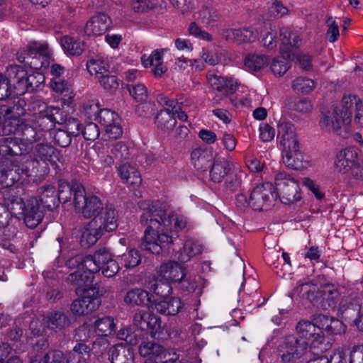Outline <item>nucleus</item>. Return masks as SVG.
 Segmentation results:
<instances>
[{
  "label": "nucleus",
  "instance_id": "f257e3e1",
  "mask_svg": "<svg viewBox=\"0 0 363 363\" xmlns=\"http://www.w3.org/2000/svg\"><path fill=\"white\" fill-rule=\"evenodd\" d=\"M144 212L140 216L141 224L146 227L142 247L152 254L159 255L173 242V234L185 228L187 220L184 216L168 213L159 201H144L140 203Z\"/></svg>",
  "mask_w": 363,
  "mask_h": 363
},
{
  "label": "nucleus",
  "instance_id": "f03ea898",
  "mask_svg": "<svg viewBox=\"0 0 363 363\" xmlns=\"http://www.w3.org/2000/svg\"><path fill=\"white\" fill-rule=\"evenodd\" d=\"M294 293L313 304L320 303L323 309L335 308L341 296L338 285L329 282L319 287L312 282L300 284Z\"/></svg>",
  "mask_w": 363,
  "mask_h": 363
},
{
  "label": "nucleus",
  "instance_id": "7ed1b4c3",
  "mask_svg": "<svg viewBox=\"0 0 363 363\" xmlns=\"http://www.w3.org/2000/svg\"><path fill=\"white\" fill-rule=\"evenodd\" d=\"M352 103L350 97L344 96L338 105L323 112L319 121L320 129L327 133L345 137L351 124L348 108L352 107Z\"/></svg>",
  "mask_w": 363,
  "mask_h": 363
},
{
  "label": "nucleus",
  "instance_id": "20e7f679",
  "mask_svg": "<svg viewBox=\"0 0 363 363\" xmlns=\"http://www.w3.org/2000/svg\"><path fill=\"white\" fill-rule=\"evenodd\" d=\"M11 215L17 218H23L25 224L30 228H35L43 218L40 211L39 201L30 197L24 201L21 197L11 194L4 197V203Z\"/></svg>",
  "mask_w": 363,
  "mask_h": 363
},
{
  "label": "nucleus",
  "instance_id": "39448f33",
  "mask_svg": "<svg viewBox=\"0 0 363 363\" xmlns=\"http://www.w3.org/2000/svg\"><path fill=\"white\" fill-rule=\"evenodd\" d=\"M57 158V150L50 143H40L31 147L28 153L23 157L22 165L16 167V172L26 177L38 173V164L40 162L48 165L54 164Z\"/></svg>",
  "mask_w": 363,
  "mask_h": 363
},
{
  "label": "nucleus",
  "instance_id": "423d86ee",
  "mask_svg": "<svg viewBox=\"0 0 363 363\" xmlns=\"http://www.w3.org/2000/svg\"><path fill=\"white\" fill-rule=\"evenodd\" d=\"M113 259L112 254L106 248H101L96 250L93 255H87L85 260V267L87 270L83 274L79 272L71 273L67 280L72 284L80 287L88 286L91 284L94 278V274L100 271V267Z\"/></svg>",
  "mask_w": 363,
  "mask_h": 363
},
{
  "label": "nucleus",
  "instance_id": "0eeeda50",
  "mask_svg": "<svg viewBox=\"0 0 363 363\" xmlns=\"http://www.w3.org/2000/svg\"><path fill=\"white\" fill-rule=\"evenodd\" d=\"M113 213H106L92 218L84 227L81 237V245L89 247L95 244L106 232H111L118 227V221L112 216Z\"/></svg>",
  "mask_w": 363,
  "mask_h": 363
},
{
  "label": "nucleus",
  "instance_id": "6e6552de",
  "mask_svg": "<svg viewBox=\"0 0 363 363\" xmlns=\"http://www.w3.org/2000/svg\"><path fill=\"white\" fill-rule=\"evenodd\" d=\"M75 198L74 208L76 211L85 218H94L99 216H104L106 213L112 212L113 217L118 221V216L112 205L104 206L101 200L96 196L86 194L85 190L78 191Z\"/></svg>",
  "mask_w": 363,
  "mask_h": 363
},
{
  "label": "nucleus",
  "instance_id": "1a4fd4ad",
  "mask_svg": "<svg viewBox=\"0 0 363 363\" xmlns=\"http://www.w3.org/2000/svg\"><path fill=\"white\" fill-rule=\"evenodd\" d=\"M298 340L313 354H320L326 350L324 335L320 326L310 321L302 320L296 325Z\"/></svg>",
  "mask_w": 363,
  "mask_h": 363
},
{
  "label": "nucleus",
  "instance_id": "9d476101",
  "mask_svg": "<svg viewBox=\"0 0 363 363\" xmlns=\"http://www.w3.org/2000/svg\"><path fill=\"white\" fill-rule=\"evenodd\" d=\"M277 195L285 204L294 203L302 198L297 180L286 172H279L274 177Z\"/></svg>",
  "mask_w": 363,
  "mask_h": 363
},
{
  "label": "nucleus",
  "instance_id": "9b49d317",
  "mask_svg": "<svg viewBox=\"0 0 363 363\" xmlns=\"http://www.w3.org/2000/svg\"><path fill=\"white\" fill-rule=\"evenodd\" d=\"M49 56L48 46L46 43L33 41L21 49L16 54L17 60L31 68H40L43 63L38 62L40 58L47 59Z\"/></svg>",
  "mask_w": 363,
  "mask_h": 363
},
{
  "label": "nucleus",
  "instance_id": "f8f14e48",
  "mask_svg": "<svg viewBox=\"0 0 363 363\" xmlns=\"http://www.w3.org/2000/svg\"><path fill=\"white\" fill-rule=\"evenodd\" d=\"M206 78L210 86L218 93L217 96H223L226 100L233 104L234 100L230 97L236 92L239 84L237 79L233 77H223L214 71H209L206 74Z\"/></svg>",
  "mask_w": 363,
  "mask_h": 363
},
{
  "label": "nucleus",
  "instance_id": "ddd939ff",
  "mask_svg": "<svg viewBox=\"0 0 363 363\" xmlns=\"http://www.w3.org/2000/svg\"><path fill=\"white\" fill-rule=\"evenodd\" d=\"M91 110H94L96 120L105 128L106 133L110 138H117L122 135V128L120 125V117L110 109H102L99 111L96 105H91Z\"/></svg>",
  "mask_w": 363,
  "mask_h": 363
},
{
  "label": "nucleus",
  "instance_id": "4468645a",
  "mask_svg": "<svg viewBox=\"0 0 363 363\" xmlns=\"http://www.w3.org/2000/svg\"><path fill=\"white\" fill-rule=\"evenodd\" d=\"M307 351V347L292 335L286 337L279 347L282 363H297Z\"/></svg>",
  "mask_w": 363,
  "mask_h": 363
},
{
  "label": "nucleus",
  "instance_id": "2eb2a0df",
  "mask_svg": "<svg viewBox=\"0 0 363 363\" xmlns=\"http://www.w3.org/2000/svg\"><path fill=\"white\" fill-rule=\"evenodd\" d=\"M362 151L354 146L339 151L336 155L335 167L341 174L350 173L359 164L362 163Z\"/></svg>",
  "mask_w": 363,
  "mask_h": 363
},
{
  "label": "nucleus",
  "instance_id": "dca6fc26",
  "mask_svg": "<svg viewBox=\"0 0 363 363\" xmlns=\"http://www.w3.org/2000/svg\"><path fill=\"white\" fill-rule=\"evenodd\" d=\"M277 194L271 183L257 185L250 195L251 207L255 211L267 209L275 200Z\"/></svg>",
  "mask_w": 363,
  "mask_h": 363
},
{
  "label": "nucleus",
  "instance_id": "f3484780",
  "mask_svg": "<svg viewBox=\"0 0 363 363\" xmlns=\"http://www.w3.org/2000/svg\"><path fill=\"white\" fill-rule=\"evenodd\" d=\"M157 273L162 279L167 282H181L183 287L187 291L194 290L196 285L194 283L185 285L187 280L185 279V274L183 267L177 262L170 261L163 263L157 270Z\"/></svg>",
  "mask_w": 363,
  "mask_h": 363
},
{
  "label": "nucleus",
  "instance_id": "a211bd4d",
  "mask_svg": "<svg viewBox=\"0 0 363 363\" xmlns=\"http://www.w3.org/2000/svg\"><path fill=\"white\" fill-rule=\"evenodd\" d=\"M10 123H11L9 122L6 125L5 135L12 134L18 140L19 143L26 145V153H28L31 150L33 143L37 140L38 134L35 129L23 121L15 128Z\"/></svg>",
  "mask_w": 363,
  "mask_h": 363
},
{
  "label": "nucleus",
  "instance_id": "6ab92c4d",
  "mask_svg": "<svg viewBox=\"0 0 363 363\" xmlns=\"http://www.w3.org/2000/svg\"><path fill=\"white\" fill-rule=\"evenodd\" d=\"M111 20L105 13H97L92 16L84 27V34L89 37L104 35L110 28Z\"/></svg>",
  "mask_w": 363,
  "mask_h": 363
},
{
  "label": "nucleus",
  "instance_id": "aec40b11",
  "mask_svg": "<svg viewBox=\"0 0 363 363\" xmlns=\"http://www.w3.org/2000/svg\"><path fill=\"white\" fill-rule=\"evenodd\" d=\"M26 102L23 99H18V101L13 104L12 106L2 105L0 107V114L4 118L3 123L2 130L3 133L5 134V127L6 123H10L13 128L16 127L23 121L21 117L23 116L26 113L24 106Z\"/></svg>",
  "mask_w": 363,
  "mask_h": 363
},
{
  "label": "nucleus",
  "instance_id": "412c9836",
  "mask_svg": "<svg viewBox=\"0 0 363 363\" xmlns=\"http://www.w3.org/2000/svg\"><path fill=\"white\" fill-rule=\"evenodd\" d=\"M139 352L146 357L145 363H161L166 358L167 350L157 342L148 341L140 344Z\"/></svg>",
  "mask_w": 363,
  "mask_h": 363
},
{
  "label": "nucleus",
  "instance_id": "4be33fe9",
  "mask_svg": "<svg viewBox=\"0 0 363 363\" xmlns=\"http://www.w3.org/2000/svg\"><path fill=\"white\" fill-rule=\"evenodd\" d=\"M15 136L0 138V155L1 156H20L19 160L15 163L23 162V157L26 153V145L21 144Z\"/></svg>",
  "mask_w": 363,
  "mask_h": 363
},
{
  "label": "nucleus",
  "instance_id": "5701e85b",
  "mask_svg": "<svg viewBox=\"0 0 363 363\" xmlns=\"http://www.w3.org/2000/svg\"><path fill=\"white\" fill-rule=\"evenodd\" d=\"M290 147L282 150L283 162L294 169H302L306 168L308 161L306 155L300 150V145Z\"/></svg>",
  "mask_w": 363,
  "mask_h": 363
},
{
  "label": "nucleus",
  "instance_id": "b1692460",
  "mask_svg": "<svg viewBox=\"0 0 363 363\" xmlns=\"http://www.w3.org/2000/svg\"><path fill=\"white\" fill-rule=\"evenodd\" d=\"M257 31L250 27L225 29L221 33L222 38L226 41L237 43L253 42L257 39Z\"/></svg>",
  "mask_w": 363,
  "mask_h": 363
},
{
  "label": "nucleus",
  "instance_id": "393cba45",
  "mask_svg": "<svg viewBox=\"0 0 363 363\" xmlns=\"http://www.w3.org/2000/svg\"><path fill=\"white\" fill-rule=\"evenodd\" d=\"M279 35L281 41L280 52L286 57L291 55L293 48L300 45L301 38L298 32L294 31L289 28H280Z\"/></svg>",
  "mask_w": 363,
  "mask_h": 363
},
{
  "label": "nucleus",
  "instance_id": "a878e982",
  "mask_svg": "<svg viewBox=\"0 0 363 363\" xmlns=\"http://www.w3.org/2000/svg\"><path fill=\"white\" fill-rule=\"evenodd\" d=\"M167 51V48L157 49L149 56L143 55L141 57L142 63L145 67L155 66L152 72L156 77H161L167 71L166 67L163 65V55Z\"/></svg>",
  "mask_w": 363,
  "mask_h": 363
},
{
  "label": "nucleus",
  "instance_id": "bb28decb",
  "mask_svg": "<svg viewBox=\"0 0 363 363\" xmlns=\"http://www.w3.org/2000/svg\"><path fill=\"white\" fill-rule=\"evenodd\" d=\"M282 150L298 145L294 125L290 122H281L278 125V136Z\"/></svg>",
  "mask_w": 363,
  "mask_h": 363
},
{
  "label": "nucleus",
  "instance_id": "cd10ccee",
  "mask_svg": "<svg viewBox=\"0 0 363 363\" xmlns=\"http://www.w3.org/2000/svg\"><path fill=\"white\" fill-rule=\"evenodd\" d=\"M100 305L99 299L92 298L86 293L74 300L71 305V311L76 315H84L96 311Z\"/></svg>",
  "mask_w": 363,
  "mask_h": 363
},
{
  "label": "nucleus",
  "instance_id": "c85d7f7f",
  "mask_svg": "<svg viewBox=\"0 0 363 363\" xmlns=\"http://www.w3.org/2000/svg\"><path fill=\"white\" fill-rule=\"evenodd\" d=\"M117 172L123 183L133 186H138L142 183V178L139 171L135 166L129 163H123L117 167Z\"/></svg>",
  "mask_w": 363,
  "mask_h": 363
},
{
  "label": "nucleus",
  "instance_id": "c756f323",
  "mask_svg": "<svg viewBox=\"0 0 363 363\" xmlns=\"http://www.w3.org/2000/svg\"><path fill=\"white\" fill-rule=\"evenodd\" d=\"M232 164L223 157L214 159L210 169V177L213 182H220L230 175Z\"/></svg>",
  "mask_w": 363,
  "mask_h": 363
},
{
  "label": "nucleus",
  "instance_id": "7c9ffc66",
  "mask_svg": "<svg viewBox=\"0 0 363 363\" xmlns=\"http://www.w3.org/2000/svg\"><path fill=\"white\" fill-rule=\"evenodd\" d=\"M184 304L177 297L167 298L155 303V309L164 315H175L183 308Z\"/></svg>",
  "mask_w": 363,
  "mask_h": 363
},
{
  "label": "nucleus",
  "instance_id": "2f4dec72",
  "mask_svg": "<svg viewBox=\"0 0 363 363\" xmlns=\"http://www.w3.org/2000/svg\"><path fill=\"white\" fill-rule=\"evenodd\" d=\"M84 189L83 186L79 182H72V183H67L65 181L60 180L58 183V192L57 193L59 202L61 201L67 202L73 196V203L74 205L77 193H79L78 191L79 190L83 191Z\"/></svg>",
  "mask_w": 363,
  "mask_h": 363
},
{
  "label": "nucleus",
  "instance_id": "473e14b6",
  "mask_svg": "<svg viewBox=\"0 0 363 363\" xmlns=\"http://www.w3.org/2000/svg\"><path fill=\"white\" fill-rule=\"evenodd\" d=\"M108 354L112 363H133L134 354L130 346L117 345L110 348Z\"/></svg>",
  "mask_w": 363,
  "mask_h": 363
},
{
  "label": "nucleus",
  "instance_id": "72a5a7b5",
  "mask_svg": "<svg viewBox=\"0 0 363 363\" xmlns=\"http://www.w3.org/2000/svg\"><path fill=\"white\" fill-rule=\"evenodd\" d=\"M47 327L55 331H60L70 325L68 315L62 311H51L45 318Z\"/></svg>",
  "mask_w": 363,
  "mask_h": 363
},
{
  "label": "nucleus",
  "instance_id": "f704fd0d",
  "mask_svg": "<svg viewBox=\"0 0 363 363\" xmlns=\"http://www.w3.org/2000/svg\"><path fill=\"white\" fill-rule=\"evenodd\" d=\"M93 328L94 332L101 337H107L115 334L116 325L114 318L110 315H103L99 317L94 323Z\"/></svg>",
  "mask_w": 363,
  "mask_h": 363
},
{
  "label": "nucleus",
  "instance_id": "c9c22d12",
  "mask_svg": "<svg viewBox=\"0 0 363 363\" xmlns=\"http://www.w3.org/2000/svg\"><path fill=\"white\" fill-rule=\"evenodd\" d=\"M6 74L9 84L13 82L14 84L13 89L16 90V94H23V86L21 84L25 82L28 72L20 65H12L7 67Z\"/></svg>",
  "mask_w": 363,
  "mask_h": 363
},
{
  "label": "nucleus",
  "instance_id": "e433bc0d",
  "mask_svg": "<svg viewBox=\"0 0 363 363\" xmlns=\"http://www.w3.org/2000/svg\"><path fill=\"white\" fill-rule=\"evenodd\" d=\"M213 160L211 151L203 149H195L191 152V160L194 167L199 171H206Z\"/></svg>",
  "mask_w": 363,
  "mask_h": 363
},
{
  "label": "nucleus",
  "instance_id": "4c0bfd02",
  "mask_svg": "<svg viewBox=\"0 0 363 363\" xmlns=\"http://www.w3.org/2000/svg\"><path fill=\"white\" fill-rule=\"evenodd\" d=\"M202 249L201 244L194 239L189 238L185 241L182 250L177 253V257L181 262L185 263L201 254Z\"/></svg>",
  "mask_w": 363,
  "mask_h": 363
},
{
  "label": "nucleus",
  "instance_id": "58836bf2",
  "mask_svg": "<svg viewBox=\"0 0 363 363\" xmlns=\"http://www.w3.org/2000/svg\"><path fill=\"white\" fill-rule=\"evenodd\" d=\"M151 298L152 295L147 291L135 288L126 293L124 301L130 306H143L151 301Z\"/></svg>",
  "mask_w": 363,
  "mask_h": 363
},
{
  "label": "nucleus",
  "instance_id": "ea45409f",
  "mask_svg": "<svg viewBox=\"0 0 363 363\" xmlns=\"http://www.w3.org/2000/svg\"><path fill=\"white\" fill-rule=\"evenodd\" d=\"M39 194L41 204L48 210L52 211L58 206L59 198L55 186H43L39 189Z\"/></svg>",
  "mask_w": 363,
  "mask_h": 363
},
{
  "label": "nucleus",
  "instance_id": "a19ab883",
  "mask_svg": "<svg viewBox=\"0 0 363 363\" xmlns=\"http://www.w3.org/2000/svg\"><path fill=\"white\" fill-rule=\"evenodd\" d=\"M155 123L157 128L164 133L173 130L177 120L169 109L161 110L155 118Z\"/></svg>",
  "mask_w": 363,
  "mask_h": 363
},
{
  "label": "nucleus",
  "instance_id": "79ce46f5",
  "mask_svg": "<svg viewBox=\"0 0 363 363\" xmlns=\"http://www.w3.org/2000/svg\"><path fill=\"white\" fill-rule=\"evenodd\" d=\"M59 113V109L50 107L44 114L35 116L36 124L42 130H50L55 128L57 122L55 115Z\"/></svg>",
  "mask_w": 363,
  "mask_h": 363
},
{
  "label": "nucleus",
  "instance_id": "37998d69",
  "mask_svg": "<svg viewBox=\"0 0 363 363\" xmlns=\"http://www.w3.org/2000/svg\"><path fill=\"white\" fill-rule=\"evenodd\" d=\"M269 64V59L266 55L250 53L246 55L244 65L246 69L252 72H258L264 69Z\"/></svg>",
  "mask_w": 363,
  "mask_h": 363
},
{
  "label": "nucleus",
  "instance_id": "c03bdc74",
  "mask_svg": "<svg viewBox=\"0 0 363 363\" xmlns=\"http://www.w3.org/2000/svg\"><path fill=\"white\" fill-rule=\"evenodd\" d=\"M44 81L45 77L40 72L32 71L28 73L25 82L21 84L23 86V94L40 89Z\"/></svg>",
  "mask_w": 363,
  "mask_h": 363
},
{
  "label": "nucleus",
  "instance_id": "a18cd8bd",
  "mask_svg": "<svg viewBox=\"0 0 363 363\" xmlns=\"http://www.w3.org/2000/svg\"><path fill=\"white\" fill-rule=\"evenodd\" d=\"M61 45L71 55H79L84 50V43L82 41L68 35L61 38Z\"/></svg>",
  "mask_w": 363,
  "mask_h": 363
},
{
  "label": "nucleus",
  "instance_id": "49530a36",
  "mask_svg": "<svg viewBox=\"0 0 363 363\" xmlns=\"http://www.w3.org/2000/svg\"><path fill=\"white\" fill-rule=\"evenodd\" d=\"M318 319L323 323L322 329L330 334H340L345 331V325L338 319L326 315H320Z\"/></svg>",
  "mask_w": 363,
  "mask_h": 363
},
{
  "label": "nucleus",
  "instance_id": "de8ad7c7",
  "mask_svg": "<svg viewBox=\"0 0 363 363\" xmlns=\"http://www.w3.org/2000/svg\"><path fill=\"white\" fill-rule=\"evenodd\" d=\"M345 97H350L351 101L354 102L352 103V107L348 108L350 113L351 121H352V112L354 110V122L359 127L363 128V102L356 95H347Z\"/></svg>",
  "mask_w": 363,
  "mask_h": 363
},
{
  "label": "nucleus",
  "instance_id": "09e8293b",
  "mask_svg": "<svg viewBox=\"0 0 363 363\" xmlns=\"http://www.w3.org/2000/svg\"><path fill=\"white\" fill-rule=\"evenodd\" d=\"M195 18L206 26H210L218 20V13L213 8L203 7Z\"/></svg>",
  "mask_w": 363,
  "mask_h": 363
},
{
  "label": "nucleus",
  "instance_id": "8fccbe9b",
  "mask_svg": "<svg viewBox=\"0 0 363 363\" xmlns=\"http://www.w3.org/2000/svg\"><path fill=\"white\" fill-rule=\"evenodd\" d=\"M86 67L90 74L95 75L97 79L99 78V75L108 73L109 69V66L106 62L101 60L94 59L87 62Z\"/></svg>",
  "mask_w": 363,
  "mask_h": 363
},
{
  "label": "nucleus",
  "instance_id": "3c124183",
  "mask_svg": "<svg viewBox=\"0 0 363 363\" xmlns=\"http://www.w3.org/2000/svg\"><path fill=\"white\" fill-rule=\"evenodd\" d=\"M291 56L286 57V55H281V57L274 58L270 66V69L274 75L281 77L284 75L289 68L287 59Z\"/></svg>",
  "mask_w": 363,
  "mask_h": 363
},
{
  "label": "nucleus",
  "instance_id": "603ef678",
  "mask_svg": "<svg viewBox=\"0 0 363 363\" xmlns=\"http://www.w3.org/2000/svg\"><path fill=\"white\" fill-rule=\"evenodd\" d=\"M121 262L126 269H133L140 264L141 256L138 250L132 249L122 255Z\"/></svg>",
  "mask_w": 363,
  "mask_h": 363
},
{
  "label": "nucleus",
  "instance_id": "864d4df0",
  "mask_svg": "<svg viewBox=\"0 0 363 363\" xmlns=\"http://www.w3.org/2000/svg\"><path fill=\"white\" fill-rule=\"evenodd\" d=\"M314 87L315 82L313 80L306 77H297L292 83L294 90L303 94H307L311 91Z\"/></svg>",
  "mask_w": 363,
  "mask_h": 363
},
{
  "label": "nucleus",
  "instance_id": "5fc2aeb1",
  "mask_svg": "<svg viewBox=\"0 0 363 363\" xmlns=\"http://www.w3.org/2000/svg\"><path fill=\"white\" fill-rule=\"evenodd\" d=\"M130 96L138 102H145L147 99L148 92L147 87L143 84L129 85L128 86Z\"/></svg>",
  "mask_w": 363,
  "mask_h": 363
},
{
  "label": "nucleus",
  "instance_id": "6e6d98bb",
  "mask_svg": "<svg viewBox=\"0 0 363 363\" xmlns=\"http://www.w3.org/2000/svg\"><path fill=\"white\" fill-rule=\"evenodd\" d=\"M86 259V256H84L82 255H77L74 257L69 258L66 262V266L69 269H77L75 272L73 273H76L77 272L79 274H85L86 271L87 270L86 267H85V260Z\"/></svg>",
  "mask_w": 363,
  "mask_h": 363
},
{
  "label": "nucleus",
  "instance_id": "4d7b16f0",
  "mask_svg": "<svg viewBox=\"0 0 363 363\" xmlns=\"http://www.w3.org/2000/svg\"><path fill=\"white\" fill-rule=\"evenodd\" d=\"M159 4V0H133L132 9L136 13H144L155 9Z\"/></svg>",
  "mask_w": 363,
  "mask_h": 363
},
{
  "label": "nucleus",
  "instance_id": "13d9d810",
  "mask_svg": "<svg viewBox=\"0 0 363 363\" xmlns=\"http://www.w3.org/2000/svg\"><path fill=\"white\" fill-rule=\"evenodd\" d=\"M94 333L91 325L84 323L75 330L74 338L79 342H85L94 335Z\"/></svg>",
  "mask_w": 363,
  "mask_h": 363
},
{
  "label": "nucleus",
  "instance_id": "bf43d9fd",
  "mask_svg": "<svg viewBox=\"0 0 363 363\" xmlns=\"http://www.w3.org/2000/svg\"><path fill=\"white\" fill-rule=\"evenodd\" d=\"M111 152L114 158L120 162L128 160L130 156L129 148L123 142L115 143L111 150Z\"/></svg>",
  "mask_w": 363,
  "mask_h": 363
},
{
  "label": "nucleus",
  "instance_id": "052dcab7",
  "mask_svg": "<svg viewBox=\"0 0 363 363\" xmlns=\"http://www.w3.org/2000/svg\"><path fill=\"white\" fill-rule=\"evenodd\" d=\"M188 31L189 35L199 38L200 40L211 42L213 37L208 32L202 30L196 22H191L189 27Z\"/></svg>",
  "mask_w": 363,
  "mask_h": 363
},
{
  "label": "nucleus",
  "instance_id": "680f3d73",
  "mask_svg": "<svg viewBox=\"0 0 363 363\" xmlns=\"http://www.w3.org/2000/svg\"><path fill=\"white\" fill-rule=\"evenodd\" d=\"M98 80L105 89L109 91L116 90L119 86V82L117 77L114 75L109 74V72L104 75H99Z\"/></svg>",
  "mask_w": 363,
  "mask_h": 363
},
{
  "label": "nucleus",
  "instance_id": "e2e57ef3",
  "mask_svg": "<svg viewBox=\"0 0 363 363\" xmlns=\"http://www.w3.org/2000/svg\"><path fill=\"white\" fill-rule=\"evenodd\" d=\"M325 23L328 26L327 38L330 42L333 43L338 39L340 35L339 25L332 16H328Z\"/></svg>",
  "mask_w": 363,
  "mask_h": 363
},
{
  "label": "nucleus",
  "instance_id": "0e129e2a",
  "mask_svg": "<svg viewBox=\"0 0 363 363\" xmlns=\"http://www.w3.org/2000/svg\"><path fill=\"white\" fill-rule=\"evenodd\" d=\"M82 133L85 140H95L99 138L100 131L96 123L89 122L85 124Z\"/></svg>",
  "mask_w": 363,
  "mask_h": 363
},
{
  "label": "nucleus",
  "instance_id": "69168bd1",
  "mask_svg": "<svg viewBox=\"0 0 363 363\" xmlns=\"http://www.w3.org/2000/svg\"><path fill=\"white\" fill-rule=\"evenodd\" d=\"M50 107L51 106H48L42 99H34L30 104L28 110L33 112L35 117L44 114Z\"/></svg>",
  "mask_w": 363,
  "mask_h": 363
},
{
  "label": "nucleus",
  "instance_id": "338daca9",
  "mask_svg": "<svg viewBox=\"0 0 363 363\" xmlns=\"http://www.w3.org/2000/svg\"><path fill=\"white\" fill-rule=\"evenodd\" d=\"M277 30L272 27L267 31L265 35L262 39V43L264 47L269 50H272L277 47Z\"/></svg>",
  "mask_w": 363,
  "mask_h": 363
},
{
  "label": "nucleus",
  "instance_id": "774afa93",
  "mask_svg": "<svg viewBox=\"0 0 363 363\" xmlns=\"http://www.w3.org/2000/svg\"><path fill=\"white\" fill-rule=\"evenodd\" d=\"M259 138L264 143L272 140L275 136V130L267 123L259 125Z\"/></svg>",
  "mask_w": 363,
  "mask_h": 363
}]
</instances>
